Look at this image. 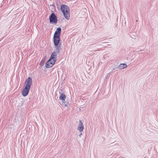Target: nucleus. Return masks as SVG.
Returning a JSON list of instances; mask_svg holds the SVG:
<instances>
[{
  "mask_svg": "<svg viewBox=\"0 0 158 158\" xmlns=\"http://www.w3.org/2000/svg\"><path fill=\"white\" fill-rule=\"evenodd\" d=\"M64 101H62L61 102H60V104L63 106H69L70 104L69 103V102H64Z\"/></svg>",
  "mask_w": 158,
  "mask_h": 158,
  "instance_id": "obj_13",
  "label": "nucleus"
},
{
  "mask_svg": "<svg viewBox=\"0 0 158 158\" xmlns=\"http://www.w3.org/2000/svg\"><path fill=\"white\" fill-rule=\"evenodd\" d=\"M61 10L62 13L66 11H69V9L68 6L66 5H62L61 6Z\"/></svg>",
  "mask_w": 158,
  "mask_h": 158,
  "instance_id": "obj_5",
  "label": "nucleus"
},
{
  "mask_svg": "<svg viewBox=\"0 0 158 158\" xmlns=\"http://www.w3.org/2000/svg\"><path fill=\"white\" fill-rule=\"evenodd\" d=\"M53 39L54 45L56 46H57L60 40V37L54 36Z\"/></svg>",
  "mask_w": 158,
  "mask_h": 158,
  "instance_id": "obj_7",
  "label": "nucleus"
},
{
  "mask_svg": "<svg viewBox=\"0 0 158 158\" xmlns=\"http://www.w3.org/2000/svg\"><path fill=\"white\" fill-rule=\"evenodd\" d=\"M57 54V53L56 52H53L51 54V55L50 59L52 60H54L56 62V60Z\"/></svg>",
  "mask_w": 158,
  "mask_h": 158,
  "instance_id": "obj_8",
  "label": "nucleus"
},
{
  "mask_svg": "<svg viewBox=\"0 0 158 158\" xmlns=\"http://www.w3.org/2000/svg\"><path fill=\"white\" fill-rule=\"evenodd\" d=\"M84 129V126L83 125V123L81 120H80L79 121V123L78 124V130H79L81 132Z\"/></svg>",
  "mask_w": 158,
  "mask_h": 158,
  "instance_id": "obj_6",
  "label": "nucleus"
},
{
  "mask_svg": "<svg viewBox=\"0 0 158 158\" xmlns=\"http://www.w3.org/2000/svg\"><path fill=\"white\" fill-rule=\"evenodd\" d=\"M61 32V28L60 27L57 28L54 34V36L60 37V34Z\"/></svg>",
  "mask_w": 158,
  "mask_h": 158,
  "instance_id": "obj_9",
  "label": "nucleus"
},
{
  "mask_svg": "<svg viewBox=\"0 0 158 158\" xmlns=\"http://www.w3.org/2000/svg\"><path fill=\"white\" fill-rule=\"evenodd\" d=\"M27 79H31V78H30V77H28V78H27Z\"/></svg>",
  "mask_w": 158,
  "mask_h": 158,
  "instance_id": "obj_17",
  "label": "nucleus"
},
{
  "mask_svg": "<svg viewBox=\"0 0 158 158\" xmlns=\"http://www.w3.org/2000/svg\"><path fill=\"white\" fill-rule=\"evenodd\" d=\"M55 62V61L54 60H52L49 59L46 62L45 66L47 68H50L53 66Z\"/></svg>",
  "mask_w": 158,
  "mask_h": 158,
  "instance_id": "obj_3",
  "label": "nucleus"
},
{
  "mask_svg": "<svg viewBox=\"0 0 158 158\" xmlns=\"http://www.w3.org/2000/svg\"><path fill=\"white\" fill-rule=\"evenodd\" d=\"M127 67V65L126 64H121L118 66V68L120 69H122Z\"/></svg>",
  "mask_w": 158,
  "mask_h": 158,
  "instance_id": "obj_12",
  "label": "nucleus"
},
{
  "mask_svg": "<svg viewBox=\"0 0 158 158\" xmlns=\"http://www.w3.org/2000/svg\"><path fill=\"white\" fill-rule=\"evenodd\" d=\"M65 18L67 20H69L70 19V13L69 11H66V12L63 13Z\"/></svg>",
  "mask_w": 158,
  "mask_h": 158,
  "instance_id": "obj_10",
  "label": "nucleus"
},
{
  "mask_svg": "<svg viewBox=\"0 0 158 158\" xmlns=\"http://www.w3.org/2000/svg\"><path fill=\"white\" fill-rule=\"evenodd\" d=\"M82 132H81L80 135H79V136L80 137L81 135H82Z\"/></svg>",
  "mask_w": 158,
  "mask_h": 158,
  "instance_id": "obj_16",
  "label": "nucleus"
},
{
  "mask_svg": "<svg viewBox=\"0 0 158 158\" xmlns=\"http://www.w3.org/2000/svg\"><path fill=\"white\" fill-rule=\"evenodd\" d=\"M31 1H32V2H35V3H36L37 2H37L38 0H31Z\"/></svg>",
  "mask_w": 158,
  "mask_h": 158,
  "instance_id": "obj_15",
  "label": "nucleus"
},
{
  "mask_svg": "<svg viewBox=\"0 0 158 158\" xmlns=\"http://www.w3.org/2000/svg\"><path fill=\"white\" fill-rule=\"evenodd\" d=\"M30 89L23 87L22 91V94L24 97L27 96L28 94Z\"/></svg>",
  "mask_w": 158,
  "mask_h": 158,
  "instance_id": "obj_4",
  "label": "nucleus"
},
{
  "mask_svg": "<svg viewBox=\"0 0 158 158\" xmlns=\"http://www.w3.org/2000/svg\"><path fill=\"white\" fill-rule=\"evenodd\" d=\"M66 98V96L64 93H61L60 94L59 96V99L60 100L62 101H65Z\"/></svg>",
  "mask_w": 158,
  "mask_h": 158,
  "instance_id": "obj_11",
  "label": "nucleus"
},
{
  "mask_svg": "<svg viewBox=\"0 0 158 158\" xmlns=\"http://www.w3.org/2000/svg\"><path fill=\"white\" fill-rule=\"evenodd\" d=\"M49 19L50 23H57V19L54 13H52L49 16Z\"/></svg>",
  "mask_w": 158,
  "mask_h": 158,
  "instance_id": "obj_1",
  "label": "nucleus"
},
{
  "mask_svg": "<svg viewBox=\"0 0 158 158\" xmlns=\"http://www.w3.org/2000/svg\"><path fill=\"white\" fill-rule=\"evenodd\" d=\"M60 91H59V92L60 94H61V93H64V91L63 89H60Z\"/></svg>",
  "mask_w": 158,
  "mask_h": 158,
  "instance_id": "obj_14",
  "label": "nucleus"
},
{
  "mask_svg": "<svg viewBox=\"0 0 158 158\" xmlns=\"http://www.w3.org/2000/svg\"><path fill=\"white\" fill-rule=\"evenodd\" d=\"M32 80H26L23 87L30 89L32 84Z\"/></svg>",
  "mask_w": 158,
  "mask_h": 158,
  "instance_id": "obj_2",
  "label": "nucleus"
}]
</instances>
